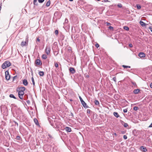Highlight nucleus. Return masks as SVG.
Segmentation results:
<instances>
[{"label": "nucleus", "instance_id": "1", "mask_svg": "<svg viewBox=\"0 0 152 152\" xmlns=\"http://www.w3.org/2000/svg\"><path fill=\"white\" fill-rule=\"evenodd\" d=\"M26 90V88L24 87H20L17 88V91L18 92V95L19 98L23 99V96L24 94V91Z\"/></svg>", "mask_w": 152, "mask_h": 152}, {"label": "nucleus", "instance_id": "2", "mask_svg": "<svg viewBox=\"0 0 152 152\" xmlns=\"http://www.w3.org/2000/svg\"><path fill=\"white\" fill-rule=\"evenodd\" d=\"M28 42V36L27 35L26 37L25 41H23L21 43V45L22 47L27 45Z\"/></svg>", "mask_w": 152, "mask_h": 152}, {"label": "nucleus", "instance_id": "3", "mask_svg": "<svg viewBox=\"0 0 152 152\" xmlns=\"http://www.w3.org/2000/svg\"><path fill=\"white\" fill-rule=\"evenodd\" d=\"M11 65V64L10 62L9 61H7L3 64L1 67L3 69H4L7 67L10 66Z\"/></svg>", "mask_w": 152, "mask_h": 152}, {"label": "nucleus", "instance_id": "4", "mask_svg": "<svg viewBox=\"0 0 152 152\" xmlns=\"http://www.w3.org/2000/svg\"><path fill=\"white\" fill-rule=\"evenodd\" d=\"M79 98L83 107L86 108H88L89 107L87 105L86 103L83 100L81 97L80 96H79Z\"/></svg>", "mask_w": 152, "mask_h": 152}, {"label": "nucleus", "instance_id": "5", "mask_svg": "<svg viewBox=\"0 0 152 152\" xmlns=\"http://www.w3.org/2000/svg\"><path fill=\"white\" fill-rule=\"evenodd\" d=\"M45 52L46 54L48 55L50 54V45H48L46 46L45 49Z\"/></svg>", "mask_w": 152, "mask_h": 152}, {"label": "nucleus", "instance_id": "6", "mask_svg": "<svg viewBox=\"0 0 152 152\" xmlns=\"http://www.w3.org/2000/svg\"><path fill=\"white\" fill-rule=\"evenodd\" d=\"M5 78L7 80H9L10 77V75L9 74V72L8 71H6L5 72Z\"/></svg>", "mask_w": 152, "mask_h": 152}, {"label": "nucleus", "instance_id": "7", "mask_svg": "<svg viewBox=\"0 0 152 152\" xmlns=\"http://www.w3.org/2000/svg\"><path fill=\"white\" fill-rule=\"evenodd\" d=\"M140 150L143 152H145L147 151L146 148L142 146L140 147Z\"/></svg>", "mask_w": 152, "mask_h": 152}, {"label": "nucleus", "instance_id": "8", "mask_svg": "<svg viewBox=\"0 0 152 152\" xmlns=\"http://www.w3.org/2000/svg\"><path fill=\"white\" fill-rule=\"evenodd\" d=\"M69 71L72 74L75 73L76 72L75 69L72 67L69 68Z\"/></svg>", "mask_w": 152, "mask_h": 152}, {"label": "nucleus", "instance_id": "9", "mask_svg": "<svg viewBox=\"0 0 152 152\" xmlns=\"http://www.w3.org/2000/svg\"><path fill=\"white\" fill-rule=\"evenodd\" d=\"M138 56L141 58H144L145 56V54L143 52H140L138 54Z\"/></svg>", "mask_w": 152, "mask_h": 152}, {"label": "nucleus", "instance_id": "10", "mask_svg": "<svg viewBox=\"0 0 152 152\" xmlns=\"http://www.w3.org/2000/svg\"><path fill=\"white\" fill-rule=\"evenodd\" d=\"M50 123V125L53 126V127L56 128H59V126L58 125H57L56 124H55L56 126H55L54 124L52 123V122H51V121H49Z\"/></svg>", "mask_w": 152, "mask_h": 152}, {"label": "nucleus", "instance_id": "11", "mask_svg": "<svg viewBox=\"0 0 152 152\" xmlns=\"http://www.w3.org/2000/svg\"><path fill=\"white\" fill-rule=\"evenodd\" d=\"M35 63L37 65H39L42 64L41 61L39 59H37L36 60Z\"/></svg>", "mask_w": 152, "mask_h": 152}, {"label": "nucleus", "instance_id": "12", "mask_svg": "<svg viewBox=\"0 0 152 152\" xmlns=\"http://www.w3.org/2000/svg\"><path fill=\"white\" fill-rule=\"evenodd\" d=\"M23 84L25 86H27L28 84V82L26 79H24L23 80Z\"/></svg>", "mask_w": 152, "mask_h": 152}, {"label": "nucleus", "instance_id": "13", "mask_svg": "<svg viewBox=\"0 0 152 152\" xmlns=\"http://www.w3.org/2000/svg\"><path fill=\"white\" fill-rule=\"evenodd\" d=\"M140 89H134L133 91V93L135 94H137L140 92Z\"/></svg>", "mask_w": 152, "mask_h": 152}, {"label": "nucleus", "instance_id": "14", "mask_svg": "<svg viewBox=\"0 0 152 152\" xmlns=\"http://www.w3.org/2000/svg\"><path fill=\"white\" fill-rule=\"evenodd\" d=\"M65 130L67 132H70L71 131V129L69 127H66L65 128Z\"/></svg>", "mask_w": 152, "mask_h": 152}, {"label": "nucleus", "instance_id": "15", "mask_svg": "<svg viewBox=\"0 0 152 152\" xmlns=\"http://www.w3.org/2000/svg\"><path fill=\"white\" fill-rule=\"evenodd\" d=\"M131 83L133 85L132 87H134L135 88H137V85L135 82L132 81H131Z\"/></svg>", "mask_w": 152, "mask_h": 152}, {"label": "nucleus", "instance_id": "16", "mask_svg": "<svg viewBox=\"0 0 152 152\" xmlns=\"http://www.w3.org/2000/svg\"><path fill=\"white\" fill-rule=\"evenodd\" d=\"M34 121L35 124L36 125H37V126L39 125L38 120H37V118H35L34 119Z\"/></svg>", "mask_w": 152, "mask_h": 152}, {"label": "nucleus", "instance_id": "17", "mask_svg": "<svg viewBox=\"0 0 152 152\" xmlns=\"http://www.w3.org/2000/svg\"><path fill=\"white\" fill-rule=\"evenodd\" d=\"M113 115L116 118H118L120 116L116 112H114L113 113Z\"/></svg>", "mask_w": 152, "mask_h": 152}, {"label": "nucleus", "instance_id": "18", "mask_svg": "<svg viewBox=\"0 0 152 152\" xmlns=\"http://www.w3.org/2000/svg\"><path fill=\"white\" fill-rule=\"evenodd\" d=\"M140 24L142 26H145V23L143 22V21H140Z\"/></svg>", "mask_w": 152, "mask_h": 152}, {"label": "nucleus", "instance_id": "19", "mask_svg": "<svg viewBox=\"0 0 152 152\" xmlns=\"http://www.w3.org/2000/svg\"><path fill=\"white\" fill-rule=\"evenodd\" d=\"M39 74L40 76H42L44 75V72L42 71H40L39 72Z\"/></svg>", "mask_w": 152, "mask_h": 152}, {"label": "nucleus", "instance_id": "20", "mask_svg": "<svg viewBox=\"0 0 152 152\" xmlns=\"http://www.w3.org/2000/svg\"><path fill=\"white\" fill-rule=\"evenodd\" d=\"M42 57V58L44 59H45L47 58V56L45 54H43Z\"/></svg>", "mask_w": 152, "mask_h": 152}, {"label": "nucleus", "instance_id": "21", "mask_svg": "<svg viewBox=\"0 0 152 152\" xmlns=\"http://www.w3.org/2000/svg\"><path fill=\"white\" fill-rule=\"evenodd\" d=\"M95 104L96 105H99V102L97 100H95L94 101Z\"/></svg>", "mask_w": 152, "mask_h": 152}, {"label": "nucleus", "instance_id": "22", "mask_svg": "<svg viewBox=\"0 0 152 152\" xmlns=\"http://www.w3.org/2000/svg\"><path fill=\"white\" fill-rule=\"evenodd\" d=\"M50 0H49L47 3L46 6L47 7H49L50 6Z\"/></svg>", "mask_w": 152, "mask_h": 152}, {"label": "nucleus", "instance_id": "23", "mask_svg": "<svg viewBox=\"0 0 152 152\" xmlns=\"http://www.w3.org/2000/svg\"><path fill=\"white\" fill-rule=\"evenodd\" d=\"M136 7H137V8L138 10L140 9L141 8V6H140V5L138 4H137Z\"/></svg>", "mask_w": 152, "mask_h": 152}, {"label": "nucleus", "instance_id": "24", "mask_svg": "<svg viewBox=\"0 0 152 152\" xmlns=\"http://www.w3.org/2000/svg\"><path fill=\"white\" fill-rule=\"evenodd\" d=\"M31 79L32 80V82L33 85L34 86H35V82H34V78L33 77H31Z\"/></svg>", "mask_w": 152, "mask_h": 152}, {"label": "nucleus", "instance_id": "25", "mask_svg": "<svg viewBox=\"0 0 152 152\" xmlns=\"http://www.w3.org/2000/svg\"><path fill=\"white\" fill-rule=\"evenodd\" d=\"M10 98H12L15 99H16V97L15 96H14V95L13 94H11L10 95Z\"/></svg>", "mask_w": 152, "mask_h": 152}, {"label": "nucleus", "instance_id": "26", "mask_svg": "<svg viewBox=\"0 0 152 152\" xmlns=\"http://www.w3.org/2000/svg\"><path fill=\"white\" fill-rule=\"evenodd\" d=\"M37 0H34L33 3L35 5H37Z\"/></svg>", "mask_w": 152, "mask_h": 152}, {"label": "nucleus", "instance_id": "27", "mask_svg": "<svg viewBox=\"0 0 152 152\" xmlns=\"http://www.w3.org/2000/svg\"><path fill=\"white\" fill-rule=\"evenodd\" d=\"M124 29L126 31H128L129 30V28L128 27L126 26H125L124 27Z\"/></svg>", "mask_w": 152, "mask_h": 152}, {"label": "nucleus", "instance_id": "28", "mask_svg": "<svg viewBox=\"0 0 152 152\" xmlns=\"http://www.w3.org/2000/svg\"><path fill=\"white\" fill-rule=\"evenodd\" d=\"M54 66L56 68H57L58 66V64L55 62L54 63Z\"/></svg>", "mask_w": 152, "mask_h": 152}, {"label": "nucleus", "instance_id": "29", "mask_svg": "<svg viewBox=\"0 0 152 152\" xmlns=\"http://www.w3.org/2000/svg\"><path fill=\"white\" fill-rule=\"evenodd\" d=\"M138 107L136 106H135L133 108V109L135 111H137L138 110Z\"/></svg>", "mask_w": 152, "mask_h": 152}, {"label": "nucleus", "instance_id": "30", "mask_svg": "<svg viewBox=\"0 0 152 152\" xmlns=\"http://www.w3.org/2000/svg\"><path fill=\"white\" fill-rule=\"evenodd\" d=\"M124 123V124H123L124 126V127H127V126H128V124L127 123H125L124 122H123Z\"/></svg>", "mask_w": 152, "mask_h": 152}, {"label": "nucleus", "instance_id": "31", "mask_svg": "<svg viewBox=\"0 0 152 152\" xmlns=\"http://www.w3.org/2000/svg\"><path fill=\"white\" fill-rule=\"evenodd\" d=\"M118 6L119 8H121L122 7V6L121 4L119 3L118 4Z\"/></svg>", "mask_w": 152, "mask_h": 152}, {"label": "nucleus", "instance_id": "32", "mask_svg": "<svg viewBox=\"0 0 152 152\" xmlns=\"http://www.w3.org/2000/svg\"><path fill=\"white\" fill-rule=\"evenodd\" d=\"M108 28L111 30H113V27L111 26H109L108 27Z\"/></svg>", "mask_w": 152, "mask_h": 152}, {"label": "nucleus", "instance_id": "33", "mask_svg": "<svg viewBox=\"0 0 152 152\" xmlns=\"http://www.w3.org/2000/svg\"><path fill=\"white\" fill-rule=\"evenodd\" d=\"M21 137L20 136H17L16 137V139L18 140H20Z\"/></svg>", "mask_w": 152, "mask_h": 152}, {"label": "nucleus", "instance_id": "34", "mask_svg": "<svg viewBox=\"0 0 152 152\" xmlns=\"http://www.w3.org/2000/svg\"><path fill=\"white\" fill-rule=\"evenodd\" d=\"M55 34L56 35H57L58 34V31L57 30H56L55 31Z\"/></svg>", "mask_w": 152, "mask_h": 152}, {"label": "nucleus", "instance_id": "35", "mask_svg": "<svg viewBox=\"0 0 152 152\" xmlns=\"http://www.w3.org/2000/svg\"><path fill=\"white\" fill-rule=\"evenodd\" d=\"M91 110L90 109H87V113H88L90 114L91 113Z\"/></svg>", "mask_w": 152, "mask_h": 152}, {"label": "nucleus", "instance_id": "36", "mask_svg": "<svg viewBox=\"0 0 152 152\" xmlns=\"http://www.w3.org/2000/svg\"><path fill=\"white\" fill-rule=\"evenodd\" d=\"M44 0H38V2L40 3H43L44 1Z\"/></svg>", "mask_w": 152, "mask_h": 152}, {"label": "nucleus", "instance_id": "37", "mask_svg": "<svg viewBox=\"0 0 152 152\" xmlns=\"http://www.w3.org/2000/svg\"><path fill=\"white\" fill-rule=\"evenodd\" d=\"M95 47L97 48H98L99 47V44H98V43H96L95 44Z\"/></svg>", "mask_w": 152, "mask_h": 152}, {"label": "nucleus", "instance_id": "38", "mask_svg": "<svg viewBox=\"0 0 152 152\" xmlns=\"http://www.w3.org/2000/svg\"><path fill=\"white\" fill-rule=\"evenodd\" d=\"M123 137L125 140H126L127 139V136L126 135H124Z\"/></svg>", "mask_w": 152, "mask_h": 152}, {"label": "nucleus", "instance_id": "39", "mask_svg": "<svg viewBox=\"0 0 152 152\" xmlns=\"http://www.w3.org/2000/svg\"><path fill=\"white\" fill-rule=\"evenodd\" d=\"M106 24L107 26H110V25H111V23H110L106 22Z\"/></svg>", "mask_w": 152, "mask_h": 152}, {"label": "nucleus", "instance_id": "40", "mask_svg": "<svg viewBox=\"0 0 152 152\" xmlns=\"http://www.w3.org/2000/svg\"><path fill=\"white\" fill-rule=\"evenodd\" d=\"M123 112L125 113H126L127 112V109H124L123 110Z\"/></svg>", "mask_w": 152, "mask_h": 152}, {"label": "nucleus", "instance_id": "41", "mask_svg": "<svg viewBox=\"0 0 152 152\" xmlns=\"http://www.w3.org/2000/svg\"><path fill=\"white\" fill-rule=\"evenodd\" d=\"M113 80L115 82H116V79L115 77H113Z\"/></svg>", "mask_w": 152, "mask_h": 152}, {"label": "nucleus", "instance_id": "42", "mask_svg": "<svg viewBox=\"0 0 152 152\" xmlns=\"http://www.w3.org/2000/svg\"><path fill=\"white\" fill-rule=\"evenodd\" d=\"M26 102L28 104H29L30 103V101L29 100H27Z\"/></svg>", "mask_w": 152, "mask_h": 152}, {"label": "nucleus", "instance_id": "43", "mask_svg": "<svg viewBox=\"0 0 152 152\" xmlns=\"http://www.w3.org/2000/svg\"><path fill=\"white\" fill-rule=\"evenodd\" d=\"M129 46L130 48H132L133 47V45L131 43H130L129 45Z\"/></svg>", "mask_w": 152, "mask_h": 152}, {"label": "nucleus", "instance_id": "44", "mask_svg": "<svg viewBox=\"0 0 152 152\" xmlns=\"http://www.w3.org/2000/svg\"><path fill=\"white\" fill-rule=\"evenodd\" d=\"M122 66L124 68H127V66H126V65H122Z\"/></svg>", "mask_w": 152, "mask_h": 152}, {"label": "nucleus", "instance_id": "45", "mask_svg": "<svg viewBox=\"0 0 152 152\" xmlns=\"http://www.w3.org/2000/svg\"><path fill=\"white\" fill-rule=\"evenodd\" d=\"M149 29L152 32V28L151 27H150L149 28Z\"/></svg>", "mask_w": 152, "mask_h": 152}, {"label": "nucleus", "instance_id": "46", "mask_svg": "<svg viewBox=\"0 0 152 152\" xmlns=\"http://www.w3.org/2000/svg\"><path fill=\"white\" fill-rule=\"evenodd\" d=\"M37 41L39 42L40 41V39L39 38H37Z\"/></svg>", "mask_w": 152, "mask_h": 152}, {"label": "nucleus", "instance_id": "47", "mask_svg": "<svg viewBox=\"0 0 152 152\" xmlns=\"http://www.w3.org/2000/svg\"><path fill=\"white\" fill-rule=\"evenodd\" d=\"M89 77V75H86V77H87V78H88Z\"/></svg>", "mask_w": 152, "mask_h": 152}, {"label": "nucleus", "instance_id": "48", "mask_svg": "<svg viewBox=\"0 0 152 152\" xmlns=\"http://www.w3.org/2000/svg\"><path fill=\"white\" fill-rule=\"evenodd\" d=\"M152 127V123L150 125V126L148 127Z\"/></svg>", "mask_w": 152, "mask_h": 152}, {"label": "nucleus", "instance_id": "49", "mask_svg": "<svg viewBox=\"0 0 152 152\" xmlns=\"http://www.w3.org/2000/svg\"><path fill=\"white\" fill-rule=\"evenodd\" d=\"M150 86L151 88H152V83H151L150 84Z\"/></svg>", "mask_w": 152, "mask_h": 152}, {"label": "nucleus", "instance_id": "50", "mask_svg": "<svg viewBox=\"0 0 152 152\" xmlns=\"http://www.w3.org/2000/svg\"><path fill=\"white\" fill-rule=\"evenodd\" d=\"M71 115L72 117H73V114L72 113H71V115Z\"/></svg>", "mask_w": 152, "mask_h": 152}, {"label": "nucleus", "instance_id": "51", "mask_svg": "<svg viewBox=\"0 0 152 152\" xmlns=\"http://www.w3.org/2000/svg\"><path fill=\"white\" fill-rule=\"evenodd\" d=\"M103 0L104 2H107L108 1V0Z\"/></svg>", "mask_w": 152, "mask_h": 152}, {"label": "nucleus", "instance_id": "52", "mask_svg": "<svg viewBox=\"0 0 152 152\" xmlns=\"http://www.w3.org/2000/svg\"><path fill=\"white\" fill-rule=\"evenodd\" d=\"M17 77V76H15L13 77V80L14 79H16V78Z\"/></svg>", "mask_w": 152, "mask_h": 152}, {"label": "nucleus", "instance_id": "53", "mask_svg": "<svg viewBox=\"0 0 152 152\" xmlns=\"http://www.w3.org/2000/svg\"><path fill=\"white\" fill-rule=\"evenodd\" d=\"M15 124H16L17 126H18V124L16 122H15Z\"/></svg>", "mask_w": 152, "mask_h": 152}, {"label": "nucleus", "instance_id": "54", "mask_svg": "<svg viewBox=\"0 0 152 152\" xmlns=\"http://www.w3.org/2000/svg\"><path fill=\"white\" fill-rule=\"evenodd\" d=\"M131 67L130 66H127V68H130Z\"/></svg>", "mask_w": 152, "mask_h": 152}, {"label": "nucleus", "instance_id": "55", "mask_svg": "<svg viewBox=\"0 0 152 152\" xmlns=\"http://www.w3.org/2000/svg\"><path fill=\"white\" fill-rule=\"evenodd\" d=\"M122 134H124L125 133L124 131H123V132H122Z\"/></svg>", "mask_w": 152, "mask_h": 152}, {"label": "nucleus", "instance_id": "56", "mask_svg": "<svg viewBox=\"0 0 152 152\" xmlns=\"http://www.w3.org/2000/svg\"><path fill=\"white\" fill-rule=\"evenodd\" d=\"M70 101H72V99H70Z\"/></svg>", "mask_w": 152, "mask_h": 152}, {"label": "nucleus", "instance_id": "57", "mask_svg": "<svg viewBox=\"0 0 152 152\" xmlns=\"http://www.w3.org/2000/svg\"><path fill=\"white\" fill-rule=\"evenodd\" d=\"M114 134L115 135H117L116 134V133H114Z\"/></svg>", "mask_w": 152, "mask_h": 152}, {"label": "nucleus", "instance_id": "58", "mask_svg": "<svg viewBox=\"0 0 152 152\" xmlns=\"http://www.w3.org/2000/svg\"><path fill=\"white\" fill-rule=\"evenodd\" d=\"M70 1H73V0H69Z\"/></svg>", "mask_w": 152, "mask_h": 152}, {"label": "nucleus", "instance_id": "59", "mask_svg": "<svg viewBox=\"0 0 152 152\" xmlns=\"http://www.w3.org/2000/svg\"><path fill=\"white\" fill-rule=\"evenodd\" d=\"M97 0L98 1H100V0Z\"/></svg>", "mask_w": 152, "mask_h": 152}]
</instances>
